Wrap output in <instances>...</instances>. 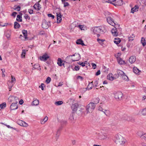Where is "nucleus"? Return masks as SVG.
I'll return each mask as SVG.
<instances>
[{
  "mask_svg": "<svg viewBox=\"0 0 146 146\" xmlns=\"http://www.w3.org/2000/svg\"><path fill=\"white\" fill-rule=\"evenodd\" d=\"M115 142L117 144H123L125 143V139L119 134L116 135L115 137Z\"/></svg>",
  "mask_w": 146,
  "mask_h": 146,
  "instance_id": "1",
  "label": "nucleus"
},
{
  "mask_svg": "<svg viewBox=\"0 0 146 146\" xmlns=\"http://www.w3.org/2000/svg\"><path fill=\"white\" fill-rule=\"evenodd\" d=\"M95 107L96 105L94 103L90 102L87 106L86 108L87 113L92 112L95 109Z\"/></svg>",
  "mask_w": 146,
  "mask_h": 146,
  "instance_id": "2",
  "label": "nucleus"
},
{
  "mask_svg": "<svg viewBox=\"0 0 146 146\" xmlns=\"http://www.w3.org/2000/svg\"><path fill=\"white\" fill-rule=\"evenodd\" d=\"M104 27L101 26L95 27L93 29V32L94 34L103 33H104Z\"/></svg>",
  "mask_w": 146,
  "mask_h": 146,
  "instance_id": "3",
  "label": "nucleus"
},
{
  "mask_svg": "<svg viewBox=\"0 0 146 146\" xmlns=\"http://www.w3.org/2000/svg\"><path fill=\"white\" fill-rule=\"evenodd\" d=\"M123 94L121 92H118L114 94V97L117 100H120L122 99Z\"/></svg>",
  "mask_w": 146,
  "mask_h": 146,
  "instance_id": "4",
  "label": "nucleus"
},
{
  "mask_svg": "<svg viewBox=\"0 0 146 146\" xmlns=\"http://www.w3.org/2000/svg\"><path fill=\"white\" fill-rule=\"evenodd\" d=\"M106 18L107 21L109 24L113 26L115 25V23L114 22V19L111 17L109 16L106 17Z\"/></svg>",
  "mask_w": 146,
  "mask_h": 146,
  "instance_id": "5",
  "label": "nucleus"
},
{
  "mask_svg": "<svg viewBox=\"0 0 146 146\" xmlns=\"http://www.w3.org/2000/svg\"><path fill=\"white\" fill-rule=\"evenodd\" d=\"M74 56L75 57V58H74V59H73L72 60V61H77L79 60L80 58V54L78 53H75L72 55H70L69 56H68L66 58H67L68 57L70 56Z\"/></svg>",
  "mask_w": 146,
  "mask_h": 146,
  "instance_id": "6",
  "label": "nucleus"
},
{
  "mask_svg": "<svg viewBox=\"0 0 146 146\" xmlns=\"http://www.w3.org/2000/svg\"><path fill=\"white\" fill-rule=\"evenodd\" d=\"M50 57L46 53H45L42 56L40 57V59L42 61L45 62Z\"/></svg>",
  "mask_w": 146,
  "mask_h": 146,
  "instance_id": "7",
  "label": "nucleus"
},
{
  "mask_svg": "<svg viewBox=\"0 0 146 146\" xmlns=\"http://www.w3.org/2000/svg\"><path fill=\"white\" fill-rule=\"evenodd\" d=\"M121 119L123 120L129 121L131 120L132 118L131 116H128L126 115H124L121 117Z\"/></svg>",
  "mask_w": 146,
  "mask_h": 146,
  "instance_id": "8",
  "label": "nucleus"
},
{
  "mask_svg": "<svg viewBox=\"0 0 146 146\" xmlns=\"http://www.w3.org/2000/svg\"><path fill=\"white\" fill-rule=\"evenodd\" d=\"M42 27L45 29H47L48 28L49 26H50V24H48V22L46 20H44L42 23Z\"/></svg>",
  "mask_w": 146,
  "mask_h": 146,
  "instance_id": "9",
  "label": "nucleus"
},
{
  "mask_svg": "<svg viewBox=\"0 0 146 146\" xmlns=\"http://www.w3.org/2000/svg\"><path fill=\"white\" fill-rule=\"evenodd\" d=\"M17 102H16V103H13L11 104L10 106V109L11 110H16L18 108Z\"/></svg>",
  "mask_w": 146,
  "mask_h": 146,
  "instance_id": "10",
  "label": "nucleus"
},
{
  "mask_svg": "<svg viewBox=\"0 0 146 146\" xmlns=\"http://www.w3.org/2000/svg\"><path fill=\"white\" fill-rule=\"evenodd\" d=\"M18 123L19 125L23 127H26L28 126L27 123L22 120H19L18 121Z\"/></svg>",
  "mask_w": 146,
  "mask_h": 146,
  "instance_id": "11",
  "label": "nucleus"
},
{
  "mask_svg": "<svg viewBox=\"0 0 146 146\" xmlns=\"http://www.w3.org/2000/svg\"><path fill=\"white\" fill-rule=\"evenodd\" d=\"M57 16V23H60L62 20V15L60 13H56Z\"/></svg>",
  "mask_w": 146,
  "mask_h": 146,
  "instance_id": "12",
  "label": "nucleus"
},
{
  "mask_svg": "<svg viewBox=\"0 0 146 146\" xmlns=\"http://www.w3.org/2000/svg\"><path fill=\"white\" fill-rule=\"evenodd\" d=\"M78 106V104L76 103L72 105L71 108L73 112H76L77 110Z\"/></svg>",
  "mask_w": 146,
  "mask_h": 146,
  "instance_id": "13",
  "label": "nucleus"
},
{
  "mask_svg": "<svg viewBox=\"0 0 146 146\" xmlns=\"http://www.w3.org/2000/svg\"><path fill=\"white\" fill-rule=\"evenodd\" d=\"M40 7V5L38 2L36 3L33 6L34 8L37 10H40V9L41 8Z\"/></svg>",
  "mask_w": 146,
  "mask_h": 146,
  "instance_id": "14",
  "label": "nucleus"
},
{
  "mask_svg": "<svg viewBox=\"0 0 146 146\" xmlns=\"http://www.w3.org/2000/svg\"><path fill=\"white\" fill-rule=\"evenodd\" d=\"M94 87V85L93 84V82L92 81L91 82H89L88 85L86 89L87 90V89H88V90H91Z\"/></svg>",
  "mask_w": 146,
  "mask_h": 146,
  "instance_id": "15",
  "label": "nucleus"
},
{
  "mask_svg": "<svg viewBox=\"0 0 146 146\" xmlns=\"http://www.w3.org/2000/svg\"><path fill=\"white\" fill-rule=\"evenodd\" d=\"M123 1L121 0H117V2L114 3H112L114 5L121 6L123 4Z\"/></svg>",
  "mask_w": 146,
  "mask_h": 146,
  "instance_id": "16",
  "label": "nucleus"
},
{
  "mask_svg": "<svg viewBox=\"0 0 146 146\" xmlns=\"http://www.w3.org/2000/svg\"><path fill=\"white\" fill-rule=\"evenodd\" d=\"M111 33L113 36H117L118 35V33L117 32L116 29L115 27L113 28L111 30Z\"/></svg>",
  "mask_w": 146,
  "mask_h": 146,
  "instance_id": "17",
  "label": "nucleus"
},
{
  "mask_svg": "<svg viewBox=\"0 0 146 146\" xmlns=\"http://www.w3.org/2000/svg\"><path fill=\"white\" fill-rule=\"evenodd\" d=\"M76 43L78 44H81L82 46H83L85 45L84 44L83 41L81 39H78L76 42Z\"/></svg>",
  "mask_w": 146,
  "mask_h": 146,
  "instance_id": "18",
  "label": "nucleus"
},
{
  "mask_svg": "<svg viewBox=\"0 0 146 146\" xmlns=\"http://www.w3.org/2000/svg\"><path fill=\"white\" fill-rule=\"evenodd\" d=\"M19 14H20V15H19L17 16L16 20L18 22H21L22 21V14L21 13H20Z\"/></svg>",
  "mask_w": 146,
  "mask_h": 146,
  "instance_id": "19",
  "label": "nucleus"
},
{
  "mask_svg": "<svg viewBox=\"0 0 146 146\" xmlns=\"http://www.w3.org/2000/svg\"><path fill=\"white\" fill-rule=\"evenodd\" d=\"M136 60V57L135 56H131L129 59V61L131 64L134 62Z\"/></svg>",
  "mask_w": 146,
  "mask_h": 146,
  "instance_id": "20",
  "label": "nucleus"
},
{
  "mask_svg": "<svg viewBox=\"0 0 146 146\" xmlns=\"http://www.w3.org/2000/svg\"><path fill=\"white\" fill-rule=\"evenodd\" d=\"M112 74L111 73H110L108 75L107 78L111 81H113L114 79H115L114 77L112 76Z\"/></svg>",
  "mask_w": 146,
  "mask_h": 146,
  "instance_id": "21",
  "label": "nucleus"
},
{
  "mask_svg": "<svg viewBox=\"0 0 146 146\" xmlns=\"http://www.w3.org/2000/svg\"><path fill=\"white\" fill-rule=\"evenodd\" d=\"M32 69L33 70L37 69L38 70H41L40 66L38 64H36L34 65Z\"/></svg>",
  "mask_w": 146,
  "mask_h": 146,
  "instance_id": "22",
  "label": "nucleus"
},
{
  "mask_svg": "<svg viewBox=\"0 0 146 146\" xmlns=\"http://www.w3.org/2000/svg\"><path fill=\"white\" fill-rule=\"evenodd\" d=\"M117 60L118 63L120 64H125L124 61L122 60L121 58L119 57L117 58Z\"/></svg>",
  "mask_w": 146,
  "mask_h": 146,
  "instance_id": "23",
  "label": "nucleus"
},
{
  "mask_svg": "<svg viewBox=\"0 0 146 146\" xmlns=\"http://www.w3.org/2000/svg\"><path fill=\"white\" fill-rule=\"evenodd\" d=\"M93 102H92L94 103L96 105L99 103L100 99L98 98H95L93 99Z\"/></svg>",
  "mask_w": 146,
  "mask_h": 146,
  "instance_id": "24",
  "label": "nucleus"
},
{
  "mask_svg": "<svg viewBox=\"0 0 146 146\" xmlns=\"http://www.w3.org/2000/svg\"><path fill=\"white\" fill-rule=\"evenodd\" d=\"M22 33L23 35L25 38L27 39V30H23L22 31Z\"/></svg>",
  "mask_w": 146,
  "mask_h": 146,
  "instance_id": "25",
  "label": "nucleus"
},
{
  "mask_svg": "<svg viewBox=\"0 0 146 146\" xmlns=\"http://www.w3.org/2000/svg\"><path fill=\"white\" fill-rule=\"evenodd\" d=\"M21 27V25L17 22L15 21L14 22V28L15 29H19Z\"/></svg>",
  "mask_w": 146,
  "mask_h": 146,
  "instance_id": "26",
  "label": "nucleus"
},
{
  "mask_svg": "<svg viewBox=\"0 0 146 146\" xmlns=\"http://www.w3.org/2000/svg\"><path fill=\"white\" fill-rule=\"evenodd\" d=\"M117 73L118 76L121 77L125 74L123 71L119 70H117Z\"/></svg>",
  "mask_w": 146,
  "mask_h": 146,
  "instance_id": "27",
  "label": "nucleus"
},
{
  "mask_svg": "<svg viewBox=\"0 0 146 146\" xmlns=\"http://www.w3.org/2000/svg\"><path fill=\"white\" fill-rule=\"evenodd\" d=\"M133 71L135 74H138L140 71L137 68L135 67H134L133 68Z\"/></svg>",
  "mask_w": 146,
  "mask_h": 146,
  "instance_id": "28",
  "label": "nucleus"
},
{
  "mask_svg": "<svg viewBox=\"0 0 146 146\" xmlns=\"http://www.w3.org/2000/svg\"><path fill=\"white\" fill-rule=\"evenodd\" d=\"M121 41V40L120 39L118 38H115L114 40V42L116 44H119Z\"/></svg>",
  "mask_w": 146,
  "mask_h": 146,
  "instance_id": "29",
  "label": "nucleus"
},
{
  "mask_svg": "<svg viewBox=\"0 0 146 146\" xmlns=\"http://www.w3.org/2000/svg\"><path fill=\"white\" fill-rule=\"evenodd\" d=\"M138 7L136 6L135 7L132 8L131 10V13H134L135 12L138 11Z\"/></svg>",
  "mask_w": 146,
  "mask_h": 146,
  "instance_id": "30",
  "label": "nucleus"
},
{
  "mask_svg": "<svg viewBox=\"0 0 146 146\" xmlns=\"http://www.w3.org/2000/svg\"><path fill=\"white\" fill-rule=\"evenodd\" d=\"M15 98H17L14 96H10L8 99V101L10 102H12L13 100Z\"/></svg>",
  "mask_w": 146,
  "mask_h": 146,
  "instance_id": "31",
  "label": "nucleus"
},
{
  "mask_svg": "<svg viewBox=\"0 0 146 146\" xmlns=\"http://www.w3.org/2000/svg\"><path fill=\"white\" fill-rule=\"evenodd\" d=\"M48 119V117L47 116L45 117L43 119H42L41 120V124H43L44 123L47 121Z\"/></svg>",
  "mask_w": 146,
  "mask_h": 146,
  "instance_id": "32",
  "label": "nucleus"
},
{
  "mask_svg": "<svg viewBox=\"0 0 146 146\" xmlns=\"http://www.w3.org/2000/svg\"><path fill=\"white\" fill-rule=\"evenodd\" d=\"M39 104V101L37 100H35L33 102L32 105L34 106H37Z\"/></svg>",
  "mask_w": 146,
  "mask_h": 146,
  "instance_id": "33",
  "label": "nucleus"
},
{
  "mask_svg": "<svg viewBox=\"0 0 146 146\" xmlns=\"http://www.w3.org/2000/svg\"><path fill=\"white\" fill-rule=\"evenodd\" d=\"M141 42L143 46H144L146 44L145 39L143 38L142 37L141 40Z\"/></svg>",
  "mask_w": 146,
  "mask_h": 146,
  "instance_id": "34",
  "label": "nucleus"
},
{
  "mask_svg": "<svg viewBox=\"0 0 146 146\" xmlns=\"http://www.w3.org/2000/svg\"><path fill=\"white\" fill-rule=\"evenodd\" d=\"M63 61L60 58H58V59L57 64L59 66H62V64Z\"/></svg>",
  "mask_w": 146,
  "mask_h": 146,
  "instance_id": "35",
  "label": "nucleus"
},
{
  "mask_svg": "<svg viewBox=\"0 0 146 146\" xmlns=\"http://www.w3.org/2000/svg\"><path fill=\"white\" fill-rule=\"evenodd\" d=\"M63 103V102L62 101H59L55 102L54 104L56 106L61 105Z\"/></svg>",
  "mask_w": 146,
  "mask_h": 146,
  "instance_id": "36",
  "label": "nucleus"
},
{
  "mask_svg": "<svg viewBox=\"0 0 146 146\" xmlns=\"http://www.w3.org/2000/svg\"><path fill=\"white\" fill-rule=\"evenodd\" d=\"M26 52V51L25 50L23 49L22 50V52L21 54V56L22 58H25Z\"/></svg>",
  "mask_w": 146,
  "mask_h": 146,
  "instance_id": "37",
  "label": "nucleus"
},
{
  "mask_svg": "<svg viewBox=\"0 0 146 146\" xmlns=\"http://www.w3.org/2000/svg\"><path fill=\"white\" fill-rule=\"evenodd\" d=\"M125 81H128L129 80L128 77L124 74L121 77Z\"/></svg>",
  "mask_w": 146,
  "mask_h": 146,
  "instance_id": "38",
  "label": "nucleus"
},
{
  "mask_svg": "<svg viewBox=\"0 0 146 146\" xmlns=\"http://www.w3.org/2000/svg\"><path fill=\"white\" fill-rule=\"evenodd\" d=\"M141 113L143 115H146V108L142 110Z\"/></svg>",
  "mask_w": 146,
  "mask_h": 146,
  "instance_id": "39",
  "label": "nucleus"
},
{
  "mask_svg": "<svg viewBox=\"0 0 146 146\" xmlns=\"http://www.w3.org/2000/svg\"><path fill=\"white\" fill-rule=\"evenodd\" d=\"M107 137L106 134L102 135L100 136V138L101 139H106Z\"/></svg>",
  "mask_w": 146,
  "mask_h": 146,
  "instance_id": "40",
  "label": "nucleus"
},
{
  "mask_svg": "<svg viewBox=\"0 0 146 146\" xmlns=\"http://www.w3.org/2000/svg\"><path fill=\"white\" fill-rule=\"evenodd\" d=\"M137 135L138 136H140L141 138H143V132L142 131H139L138 132Z\"/></svg>",
  "mask_w": 146,
  "mask_h": 146,
  "instance_id": "41",
  "label": "nucleus"
},
{
  "mask_svg": "<svg viewBox=\"0 0 146 146\" xmlns=\"http://www.w3.org/2000/svg\"><path fill=\"white\" fill-rule=\"evenodd\" d=\"M6 107V103L5 102L3 103L2 104L0 105V107L1 109L5 108Z\"/></svg>",
  "mask_w": 146,
  "mask_h": 146,
  "instance_id": "42",
  "label": "nucleus"
},
{
  "mask_svg": "<svg viewBox=\"0 0 146 146\" xmlns=\"http://www.w3.org/2000/svg\"><path fill=\"white\" fill-rule=\"evenodd\" d=\"M134 37L135 36L133 35H132V36L129 37L128 38V41L130 42L132 41L133 40Z\"/></svg>",
  "mask_w": 146,
  "mask_h": 146,
  "instance_id": "43",
  "label": "nucleus"
},
{
  "mask_svg": "<svg viewBox=\"0 0 146 146\" xmlns=\"http://www.w3.org/2000/svg\"><path fill=\"white\" fill-rule=\"evenodd\" d=\"M5 36L7 38H9L11 36L10 33L9 32H7L5 34Z\"/></svg>",
  "mask_w": 146,
  "mask_h": 146,
  "instance_id": "44",
  "label": "nucleus"
},
{
  "mask_svg": "<svg viewBox=\"0 0 146 146\" xmlns=\"http://www.w3.org/2000/svg\"><path fill=\"white\" fill-rule=\"evenodd\" d=\"M51 78L50 77H48L46 79V82L47 84H49L51 81Z\"/></svg>",
  "mask_w": 146,
  "mask_h": 146,
  "instance_id": "45",
  "label": "nucleus"
},
{
  "mask_svg": "<svg viewBox=\"0 0 146 146\" xmlns=\"http://www.w3.org/2000/svg\"><path fill=\"white\" fill-rule=\"evenodd\" d=\"M104 111H106L105 115L106 116H109L110 115V111L109 110H105Z\"/></svg>",
  "mask_w": 146,
  "mask_h": 146,
  "instance_id": "46",
  "label": "nucleus"
},
{
  "mask_svg": "<svg viewBox=\"0 0 146 146\" xmlns=\"http://www.w3.org/2000/svg\"><path fill=\"white\" fill-rule=\"evenodd\" d=\"M105 40L104 39H101L99 38H98L97 39V41L100 43H101Z\"/></svg>",
  "mask_w": 146,
  "mask_h": 146,
  "instance_id": "47",
  "label": "nucleus"
},
{
  "mask_svg": "<svg viewBox=\"0 0 146 146\" xmlns=\"http://www.w3.org/2000/svg\"><path fill=\"white\" fill-rule=\"evenodd\" d=\"M17 14V13L16 12H14L12 13L11 16L13 17L14 18H15L16 17Z\"/></svg>",
  "mask_w": 146,
  "mask_h": 146,
  "instance_id": "48",
  "label": "nucleus"
},
{
  "mask_svg": "<svg viewBox=\"0 0 146 146\" xmlns=\"http://www.w3.org/2000/svg\"><path fill=\"white\" fill-rule=\"evenodd\" d=\"M24 18L26 19H28L29 20L30 19V17L27 14H25L24 16Z\"/></svg>",
  "mask_w": 146,
  "mask_h": 146,
  "instance_id": "49",
  "label": "nucleus"
},
{
  "mask_svg": "<svg viewBox=\"0 0 146 146\" xmlns=\"http://www.w3.org/2000/svg\"><path fill=\"white\" fill-rule=\"evenodd\" d=\"M48 16L49 17H51L52 19H54V15H52L51 14H48Z\"/></svg>",
  "mask_w": 146,
  "mask_h": 146,
  "instance_id": "50",
  "label": "nucleus"
},
{
  "mask_svg": "<svg viewBox=\"0 0 146 146\" xmlns=\"http://www.w3.org/2000/svg\"><path fill=\"white\" fill-rule=\"evenodd\" d=\"M78 64H79L81 65L83 67L85 66V63H84V62H79L78 63Z\"/></svg>",
  "mask_w": 146,
  "mask_h": 146,
  "instance_id": "51",
  "label": "nucleus"
},
{
  "mask_svg": "<svg viewBox=\"0 0 146 146\" xmlns=\"http://www.w3.org/2000/svg\"><path fill=\"white\" fill-rule=\"evenodd\" d=\"M80 69V67L78 65L74 67V70L76 71H78Z\"/></svg>",
  "mask_w": 146,
  "mask_h": 146,
  "instance_id": "52",
  "label": "nucleus"
},
{
  "mask_svg": "<svg viewBox=\"0 0 146 146\" xmlns=\"http://www.w3.org/2000/svg\"><path fill=\"white\" fill-rule=\"evenodd\" d=\"M21 9V7L20 6H17L14 9L15 10H16L18 11H20Z\"/></svg>",
  "mask_w": 146,
  "mask_h": 146,
  "instance_id": "53",
  "label": "nucleus"
},
{
  "mask_svg": "<svg viewBox=\"0 0 146 146\" xmlns=\"http://www.w3.org/2000/svg\"><path fill=\"white\" fill-rule=\"evenodd\" d=\"M104 14L106 16H107L108 15H111V13L108 11L105 12Z\"/></svg>",
  "mask_w": 146,
  "mask_h": 146,
  "instance_id": "54",
  "label": "nucleus"
},
{
  "mask_svg": "<svg viewBox=\"0 0 146 146\" xmlns=\"http://www.w3.org/2000/svg\"><path fill=\"white\" fill-rule=\"evenodd\" d=\"M11 83H13L14 82H15V77H13V76H11Z\"/></svg>",
  "mask_w": 146,
  "mask_h": 146,
  "instance_id": "55",
  "label": "nucleus"
},
{
  "mask_svg": "<svg viewBox=\"0 0 146 146\" xmlns=\"http://www.w3.org/2000/svg\"><path fill=\"white\" fill-rule=\"evenodd\" d=\"M98 84V80H96L94 82V86L95 87H96L97 86V85Z\"/></svg>",
  "mask_w": 146,
  "mask_h": 146,
  "instance_id": "56",
  "label": "nucleus"
},
{
  "mask_svg": "<svg viewBox=\"0 0 146 146\" xmlns=\"http://www.w3.org/2000/svg\"><path fill=\"white\" fill-rule=\"evenodd\" d=\"M33 10L32 9H29L28 12L30 14H32L33 13Z\"/></svg>",
  "mask_w": 146,
  "mask_h": 146,
  "instance_id": "57",
  "label": "nucleus"
},
{
  "mask_svg": "<svg viewBox=\"0 0 146 146\" xmlns=\"http://www.w3.org/2000/svg\"><path fill=\"white\" fill-rule=\"evenodd\" d=\"M44 85V84L43 83H42L39 86V88H41V90H44L43 86Z\"/></svg>",
  "mask_w": 146,
  "mask_h": 146,
  "instance_id": "58",
  "label": "nucleus"
},
{
  "mask_svg": "<svg viewBox=\"0 0 146 146\" xmlns=\"http://www.w3.org/2000/svg\"><path fill=\"white\" fill-rule=\"evenodd\" d=\"M108 1H107V2H108V3H111L112 4V3H113V2H114L116 0H108Z\"/></svg>",
  "mask_w": 146,
  "mask_h": 146,
  "instance_id": "59",
  "label": "nucleus"
},
{
  "mask_svg": "<svg viewBox=\"0 0 146 146\" xmlns=\"http://www.w3.org/2000/svg\"><path fill=\"white\" fill-rule=\"evenodd\" d=\"M101 73L100 71V70H98L97 72L96 73L95 75L96 76H98Z\"/></svg>",
  "mask_w": 146,
  "mask_h": 146,
  "instance_id": "60",
  "label": "nucleus"
},
{
  "mask_svg": "<svg viewBox=\"0 0 146 146\" xmlns=\"http://www.w3.org/2000/svg\"><path fill=\"white\" fill-rule=\"evenodd\" d=\"M39 34L40 35H43L45 34V33L43 31H41L40 32Z\"/></svg>",
  "mask_w": 146,
  "mask_h": 146,
  "instance_id": "61",
  "label": "nucleus"
},
{
  "mask_svg": "<svg viewBox=\"0 0 146 146\" xmlns=\"http://www.w3.org/2000/svg\"><path fill=\"white\" fill-rule=\"evenodd\" d=\"M92 67L94 69H95L96 68V65L95 64L92 63Z\"/></svg>",
  "mask_w": 146,
  "mask_h": 146,
  "instance_id": "62",
  "label": "nucleus"
},
{
  "mask_svg": "<svg viewBox=\"0 0 146 146\" xmlns=\"http://www.w3.org/2000/svg\"><path fill=\"white\" fill-rule=\"evenodd\" d=\"M64 7H65L68 6L69 5V3L68 2H64Z\"/></svg>",
  "mask_w": 146,
  "mask_h": 146,
  "instance_id": "63",
  "label": "nucleus"
},
{
  "mask_svg": "<svg viewBox=\"0 0 146 146\" xmlns=\"http://www.w3.org/2000/svg\"><path fill=\"white\" fill-rule=\"evenodd\" d=\"M77 78L78 79H80L81 80H83V77H82V76H77Z\"/></svg>",
  "mask_w": 146,
  "mask_h": 146,
  "instance_id": "64",
  "label": "nucleus"
}]
</instances>
